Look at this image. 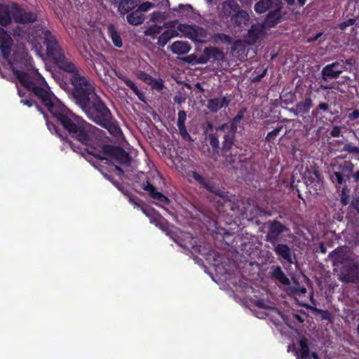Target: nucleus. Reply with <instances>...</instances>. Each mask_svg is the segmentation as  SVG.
<instances>
[{
	"label": "nucleus",
	"mask_w": 359,
	"mask_h": 359,
	"mask_svg": "<svg viewBox=\"0 0 359 359\" xmlns=\"http://www.w3.org/2000/svg\"><path fill=\"white\" fill-rule=\"evenodd\" d=\"M343 151H346L349 154H359V148L349 144H346L344 145Z\"/></svg>",
	"instance_id": "42"
},
{
	"label": "nucleus",
	"mask_w": 359,
	"mask_h": 359,
	"mask_svg": "<svg viewBox=\"0 0 359 359\" xmlns=\"http://www.w3.org/2000/svg\"><path fill=\"white\" fill-rule=\"evenodd\" d=\"M180 133L181 135L185 139L187 137H190L189 133H187V128L185 126H178Z\"/></svg>",
	"instance_id": "54"
},
{
	"label": "nucleus",
	"mask_w": 359,
	"mask_h": 359,
	"mask_svg": "<svg viewBox=\"0 0 359 359\" xmlns=\"http://www.w3.org/2000/svg\"><path fill=\"white\" fill-rule=\"evenodd\" d=\"M354 165L350 161H345L337 165V170L334 172L337 182L339 184H342L344 179L349 180L353 175Z\"/></svg>",
	"instance_id": "12"
},
{
	"label": "nucleus",
	"mask_w": 359,
	"mask_h": 359,
	"mask_svg": "<svg viewBox=\"0 0 359 359\" xmlns=\"http://www.w3.org/2000/svg\"><path fill=\"white\" fill-rule=\"evenodd\" d=\"M359 117V110H354L353 112L348 114V118L351 121H354Z\"/></svg>",
	"instance_id": "57"
},
{
	"label": "nucleus",
	"mask_w": 359,
	"mask_h": 359,
	"mask_svg": "<svg viewBox=\"0 0 359 359\" xmlns=\"http://www.w3.org/2000/svg\"><path fill=\"white\" fill-rule=\"evenodd\" d=\"M229 104V100L226 97H216L208 100L207 107L212 111L216 112L222 107H226Z\"/></svg>",
	"instance_id": "20"
},
{
	"label": "nucleus",
	"mask_w": 359,
	"mask_h": 359,
	"mask_svg": "<svg viewBox=\"0 0 359 359\" xmlns=\"http://www.w3.org/2000/svg\"><path fill=\"white\" fill-rule=\"evenodd\" d=\"M317 312L321 314V318L323 320H330L331 313L327 310L317 309Z\"/></svg>",
	"instance_id": "47"
},
{
	"label": "nucleus",
	"mask_w": 359,
	"mask_h": 359,
	"mask_svg": "<svg viewBox=\"0 0 359 359\" xmlns=\"http://www.w3.org/2000/svg\"><path fill=\"white\" fill-rule=\"evenodd\" d=\"M277 255L287 260L289 263H292L291 249L292 248H273Z\"/></svg>",
	"instance_id": "35"
},
{
	"label": "nucleus",
	"mask_w": 359,
	"mask_h": 359,
	"mask_svg": "<svg viewBox=\"0 0 359 359\" xmlns=\"http://www.w3.org/2000/svg\"><path fill=\"white\" fill-rule=\"evenodd\" d=\"M107 29L114 45L118 48H121L123 45L122 39L115 27L113 25H109Z\"/></svg>",
	"instance_id": "30"
},
{
	"label": "nucleus",
	"mask_w": 359,
	"mask_h": 359,
	"mask_svg": "<svg viewBox=\"0 0 359 359\" xmlns=\"http://www.w3.org/2000/svg\"><path fill=\"white\" fill-rule=\"evenodd\" d=\"M282 128H283L282 126H280L278 128H276L271 132L269 133L266 137V140L267 141H271V140L274 139L275 137H276L278 135V134L279 133V132L281 130Z\"/></svg>",
	"instance_id": "46"
},
{
	"label": "nucleus",
	"mask_w": 359,
	"mask_h": 359,
	"mask_svg": "<svg viewBox=\"0 0 359 359\" xmlns=\"http://www.w3.org/2000/svg\"><path fill=\"white\" fill-rule=\"evenodd\" d=\"M280 98L283 100V102L286 104H289L294 102L296 95L294 93L288 92L281 95Z\"/></svg>",
	"instance_id": "39"
},
{
	"label": "nucleus",
	"mask_w": 359,
	"mask_h": 359,
	"mask_svg": "<svg viewBox=\"0 0 359 359\" xmlns=\"http://www.w3.org/2000/svg\"><path fill=\"white\" fill-rule=\"evenodd\" d=\"M162 27L157 25H152L148 27L144 32V34L145 36H151L153 38H155L157 34H158L161 32Z\"/></svg>",
	"instance_id": "37"
},
{
	"label": "nucleus",
	"mask_w": 359,
	"mask_h": 359,
	"mask_svg": "<svg viewBox=\"0 0 359 359\" xmlns=\"http://www.w3.org/2000/svg\"><path fill=\"white\" fill-rule=\"evenodd\" d=\"M269 231L266 235L267 241L273 242L278 236L287 229L278 221L268 222Z\"/></svg>",
	"instance_id": "15"
},
{
	"label": "nucleus",
	"mask_w": 359,
	"mask_h": 359,
	"mask_svg": "<svg viewBox=\"0 0 359 359\" xmlns=\"http://www.w3.org/2000/svg\"><path fill=\"white\" fill-rule=\"evenodd\" d=\"M292 291L294 293L299 294V295L304 294L306 293V287L304 286H301L299 285L293 287V288L292 289Z\"/></svg>",
	"instance_id": "48"
},
{
	"label": "nucleus",
	"mask_w": 359,
	"mask_h": 359,
	"mask_svg": "<svg viewBox=\"0 0 359 359\" xmlns=\"http://www.w3.org/2000/svg\"><path fill=\"white\" fill-rule=\"evenodd\" d=\"M313 101L310 97H306L302 102H299L296 104L295 108H290L289 110L295 116L299 114H306L313 107Z\"/></svg>",
	"instance_id": "22"
},
{
	"label": "nucleus",
	"mask_w": 359,
	"mask_h": 359,
	"mask_svg": "<svg viewBox=\"0 0 359 359\" xmlns=\"http://www.w3.org/2000/svg\"><path fill=\"white\" fill-rule=\"evenodd\" d=\"M190 49V45L187 42L182 41H175L170 46L171 51L177 55L187 54Z\"/></svg>",
	"instance_id": "24"
},
{
	"label": "nucleus",
	"mask_w": 359,
	"mask_h": 359,
	"mask_svg": "<svg viewBox=\"0 0 359 359\" xmlns=\"http://www.w3.org/2000/svg\"><path fill=\"white\" fill-rule=\"evenodd\" d=\"M88 154L94 156L96 158H97L99 160H101V161L107 160V158L105 157L101 156L100 154L93 153L90 151H88Z\"/></svg>",
	"instance_id": "61"
},
{
	"label": "nucleus",
	"mask_w": 359,
	"mask_h": 359,
	"mask_svg": "<svg viewBox=\"0 0 359 359\" xmlns=\"http://www.w3.org/2000/svg\"><path fill=\"white\" fill-rule=\"evenodd\" d=\"M187 118V114L184 111H180L178 113L177 127L185 126V121Z\"/></svg>",
	"instance_id": "43"
},
{
	"label": "nucleus",
	"mask_w": 359,
	"mask_h": 359,
	"mask_svg": "<svg viewBox=\"0 0 359 359\" xmlns=\"http://www.w3.org/2000/svg\"><path fill=\"white\" fill-rule=\"evenodd\" d=\"M27 30L25 27L17 25L14 29H13V34L14 36H20L22 38L27 39Z\"/></svg>",
	"instance_id": "38"
},
{
	"label": "nucleus",
	"mask_w": 359,
	"mask_h": 359,
	"mask_svg": "<svg viewBox=\"0 0 359 359\" xmlns=\"http://www.w3.org/2000/svg\"><path fill=\"white\" fill-rule=\"evenodd\" d=\"M36 32L43 34L44 43L46 46L48 53L60 48L56 39L51 34L48 29H46V28H40L36 29Z\"/></svg>",
	"instance_id": "17"
},
{
	"label": "nucleus",
	"mask_w": 359,
	"mask_h": 359,
	"mask_svg": "<svg viewBox=\"0 0 359 359\" xmlns=\"http://www.w3.org/2000/svg\"><path fill=\"white\" fill-rule=\"evenodd\" d=\"M271 277L284 285H289L290 281L279 266L271 267Z\"/></svg>",
	"instance_id": "23"
},
{
	"label": "nucleus",
	"mask_w": 359,
	"mask_h": 359,
	"mask_svg": "<svg viewBox=\"0 0 359 359\" xmlns=\"http://www.w3.org/2000/svg\"><path fill=\"white\" fill-rule=\"evenodd\" d=\"M137 6L135 0H121L118 5V11L121 13H128Z\"/></svg>",
	"instance_id": "31"
},
{
	"label": "nucleus",
	"mask_w": 359,
	"mask_h": 359,
	"mask_svg": "<svg viewBox=\"0 0 359 359\" xmlns=\"http://www.w3.org/2000/svg\"><path fill=\"white\" fill-rule=\"evenodd\" d=\"M182 60L185 62H187L189 64H194V63H198V58L197 56L194 54L189 55L187 57H184L182 58Z\"/></svg>",
	"instance_id": "44"
},
{
	"label": "nucleus",
	"mask_w": 359,
	"mask_h": 359,
	"mask_svg": "<svg viewBox=\"0 0 359 359\" xmlns=\"http://www.w3.org/2000/svg\"><path fill=\"white\" fill-rule=\"evenodd\" d=\"M151 7H153V4L147 1L140 5L137 11H140V12L142 13V11H147Z\"/></svg>",
	"instance_id": "49"
},
{
	"label": "nucleus",
	"mask_w": 359,
	"mask_h": 359,
	"mask_svg": "<svg viewBox=\"0 0 359 359\" xmlns=\"http://www.w3.org/2000/svg\"><path fill=\"white\" fill-rule=\"evenodd\" d=\"M340 133H341V128L339 126H336L332 128V130L330 133V135L333 137H337L339 136Z\"/></svg>",
	"instance_id": "52"
},
{
	"label": "nucleus",
	"mask_w": 359,
	"mask_h": 359,
	"mask_svg": "<svg viewBox=\"0 0 359 359\" xmlns=\"http://www.w3.org/2000/svg\"><path fill=\"white\" fill-rule=\"evenodd\" d=\"M115 75L120 79H121L126 83V81H128V79L122 72L120 71H117L116 69L114 70Z\"/></svg>",
	"instance_id": "55"
},
{
	"label": "nucleus",
	"mask_w": 359,
	"mask_h": 359,
	"mask_svg": "<svg viewBox=\"0 0 359 359\" xmlns=\"http://www.w3.org/2000/svg\"><path fill=\"white\" fill-rule=\"evenodd\" d=\"M249 15L248 13L240 9L236 13V15L231 19V21L233 24L236 25L238 27H243L247 25V22L249 20Z\"/></svg>",
	"instance_id": "27"
},
{
	"label": "nucleus",
	"mask_w": 359,
	"mask_h": 359,
	"mask_svg": "<svg viewBox=\"0 0 359 359\" xmlns=\"http://www.w3.org/2000/svg\"><path fill=\"white\" fill-rule=\"evenodd\" d=\"M183 253L191 257L198 265H203V261L198 257V254L202 255L207 262L215 267V271L223 269L224 273L227 271L226 266L230 259L223 253L217 252L215 248H183Z\"/></svg>",
	"instance_id": "3"
},
{
	"label": "nucleus",
	"mask_w": 359,
	"mask_h": 359,
	"mask_svg": "<svg viewBox=\"0 0 359 359\" xmlns=\"http://www.w3.org/2000/svg\"><path fill=\"white\" fill-rule=\"evenodd\" d=\"M126 84L128 87H129L138 97V98L142 101L145 102V96L143 93H142L137 88V86L135 84V83L129 79L128 81H126Z\"/></svg>",
	"instance_id": "36"
},
{
	"label": "nucleus",
	"mask_w": 359,
	"mask_h": 359,
	"mask_svg": "<svg viewBox=\"0 0 359 359\" xmlns=\"http://www.w3.org/2000/svg\"><path fill=\"white\" fill-rule=\"evenodd\" d=\"M264 34V27L261 24L252 25L248 30L247 35V42L249 44L255 43L257 40Z\"/></svg>",
	"instance_id": "16"
},
{
	"label": "nucleus",
	"mask_w": 359,
	"mask_h": 359,
	"mask_svg": "<svg viewBox=\"0 0 359 359\" xmlns=\"http://www.w3.org/2000/svg\"><path fill=\"white\" fill-rule=\"evenodd\" d=\"M102 151L104 154L116 159L120 164L129 165L130 163V157L128 153L120 147L105 144L102 147Z\"/></svg>",
	"instance_id": "9"
},
{
	"label": "nucleus",
	"mask_w": 359,
	"mask_h": 359,
	"mask_svg": "<svg viewBox=\"0 0 359 359\" xmlns=\"http://www.w3.org/2000/svg\"><path fill=\"white\" fill-rule=\"evenodd\" d=\"M40 28H44V27L42 26L32 27L27 34V40L32 43H34L40 39H43V34H41L40 32H36V29H40Z\"/></svg>",
	"instance_id": "33"
},
{
	"label": "nucleus",
	"mask_w": 359,
	"mask_h": 359,
	"mask_svg": "<svg viewBox=\"0 0 359 359\" xmlns=\"http://www.w3.org/2000/svg\"><path fill=\"white\" fill-rule=\"evenodd\" d=\"M96 72L100 78L104 81L107 82V74L109 72L108 70L105 69L103 66L100 67L99 68H95Z\"/></svg>",
	"instance_id": "41"
},
{
	"label": "nucleus",
	"mask_w": 359,
	"mask_h": 359,
	"mask_svg": "<svg viewBox=\"0 0 359 359\" xmlns=\"http://www.w3.org/2000/svg\"><path fill=\"white\" fill-rule=\"evenodd\" d=\"M192 177L201 184L205 189L220 197L224 196V192L217 188L212 182L203 177L196 172H192Z\"/></svg>",
	"instance_id": "14"
},
{
	"label": "nucleus",
	"mask_w": 359,
	"mask_h": 359,
	"mask_svg": "<svg viewBox=\"0 0 359 359\" xmlns=\"http://www.w3.org/2000/svg\"><path fill=\"white\" fill-rule=\"evenodd\" d=\"M149 85L158 90H161L163 88V83L161 80H156L152 78V82L149 83Z\"/></svg>",
	"instance_id": "45"
},
{
	"label": "nucleus",
	"mask_w": 359,
	"mask_h": 359,
	"mask_svg": "<svg viewBox=\"0 0 359 359\" xmlns=\"http://www.w3.org/2000/svg\"><path fill=\"white\" fill-rule=\"evenodd\" d=\"M300 349H294L295 355L297 359H311L309 346L306 338L303 337L299 341Z\"/></svg>",
	"instance_id": "21"
},
{
	"label": "nucleus",
	"mask_w": 359,
	"mask_h": 359,
	"mask_svg": "<svg viewBox=\"0 0 359 359\" xmlns=\"http://www.w3.org/2000/svg\"><path fill=\"white\" fill-rule=\"evenodd\" d=\"M224 155H226V162L231 165L233 168H236V164L238 161V156L237 154L230 153L227 154L226 152H224Z\"/></svg>",
	"instance_id": "40"
},
{
	"label": "nucleus",
	"mask_w": 359,
	"mask_h": 359,
	"mask_svg": "<svg viewBox=\"0 0 359 359\" xmlns=\"http://www.w3.org/2000/svg\"><path fill=\"white\" fill-rule=\"evenodd\" d=\"M80 107L90 120L106 128L110 134L116 135L121 132L110 110L97 95Z\"/></svg>",
	"instance_id": "2"
},
{
	"label": "nucleus",
	"mask_w": 359,
	"mask_h": 359,
	"mask_svg": "<svg viewBox=\"0 0 359 359\" xmlns=\"http://www.w3.org/2000/svg\"><path fill=\"white\" fill-rule=\"evenodd\" d=\"M280 4L279 0H259L255 5V11L257 13H263L273 9L267 15L266 22L274 26L280 18Z\"/></svg>",
	"instance_id": "6"
},
{
	"label": "nucleus",
	"mask_w": 359,
	"mask_h": 359,
	"mask_svg": "<svg viewBox=\"0 0 359 359\" xmlns=\"http://www.w3.org/2000/svg\"><path fill=\"white\" fill-rule=\"evenodd\" d=\"M318 109H321L324 111H327L329 109V105L326 103H320L318 106Z\"/></svg>",
	"instance_id": "60"
},
{
	"label": "nucleus",
	"mask_w": 359,
	"mask_h": 359,
	"mask_svg": "<svg viewBox=\"0 0 359 359\" xmlns=\"http://www.w3.org/2000/svg\"><path fill=\"white\" fill-rule=\"evenodd\" d=\"M144 190L147 191L153 198L156 199L164 204L169 203V199L163 194L157 191L154 186L149 182H147L144 187Z\"/></svg>",
	"instance_id": "26"
},
{
	"label": "nucleus",
	"mask_w": 359,
	"mask_h": 359,
	"mask_svg": "<svg viewBox=\"0 0 359 359\" xmlns=\"http://www.w3.org/2000/svg\"><path fill=\"white\" fill-rule=\"evenodd\" d=\"M177 30L194 41L203 43L206 41L207 32L205 29L197 25L180 24Z\"/></svg>",
	"instance_id": "7"
},
{
	"label": "nucleus",
	"mask_w": 359,
	"mask_h": 359,
	"mask_svg": "<svg viewBox=\"0 0 359 359\" xmlns=\"http://www.w3.org/2000/svg\"><path fill=\"white\" fill-rule=\"evenodd\" d=\"M57 65L60 69L71 73L72 75L76 73H80L75 65L66 57Z\"/></svg>",
	"instance_id": "28"
},
{
	"label": "nucleus",
	"mask_w": 359,
	"mask_h": 359,
	"mask_svg": "<svg viewBox=\"0 0 359 359\" xmlns=\"http://www.w3.org/2000/svg\"><path fill=\"white\" fill-rule=\"evenodd\" d=\"M355 19H352V18L348 19V20H346V21L343 22L342 23H341L339 25V27L341 29H344L347 27L353 25L355 23Z\"/></svg>",
	"instance_id": "51"
},
{
	"label": "nucleus",
	"mask_w": 359,
	"mask_h": 359,
	"mask_svg": "<svg viewBox=\"0 0 359 359\" xmlns=\"http://www.w3.org/2000/svg\"><path fill=\"white\" fill-rule=\"evenodd\" d=\"M48 55L53 58L57 65L65 57V53L60 48L50 51Z\"/></svg>",
	"instance_id": "34"
},
{
	"label": "nucleus",
	"mask_w": 359,
	"mask_h": 359,
	"mask_svg": "<svg viewBox=\"0 0 359 359\" xmlns=\"http://www.w3.org/2000/svg\"><path fill=\"white\" fill-rule=\"evenodd\" d=\"M219 39L222 41L226 42L229 44L231 43V42H232L231 37L229 36V35H226V34H219Z\"/></svg>",
	"instance_id": "53"
},
{
	"label": "nucleus",
	"mask_w": 359,
	"mask_h": 359,
	"mask_svg": "<svg viewBox=\"0 0 359 359\" xmlns=\"http://www.w3.org/2000/svg\"><path fill=\"white\" fill-rule=\"evenodd\" d=\"M348 196L344 194V191L343 190L341 197V203L344 205H346L348 204Z\"/></svg>",
	"instance_id": "59"
},
{
	"label": "nucleus",
	"mask_w": 359,
	"mask_h": 359,
	"mask_svg": "<svg viewBox=\"0 0 359 359\" xmlns=\"http://www.w3.org/2000/svg\"><path fill=\"white\" fill-rule=\"evenodd\" d=\"M341 280L346 283H357L359 280V264H349L341 270Z\"/></svg>",
	"instance_id": "11"
},
{
	"label": "nucleus",
	"mask_w": 359,
	"mask_h": 359,
	"mask_svg": "<svg viewBox=\"0 0 359 359\" xmlns=\"http://www.w3.org/2000/svg\"><path fill=\"white\" fill-rule=\"evenodd\" d=\"M239 9L238 4L234 0H227L222 3L219 15L231 17V19H232Z\"/></svg>",
	"instance_id": "18"
},
{
	"label": "nucleus",
	"mask_w": 359,
	"mask_h": 359,
	"mask_svg": "<svg viewBox=\"0 0 359 359\" xmlns=\"http://www.w3.org/2000/svg\"><path fill=\"white\" fill-rule=\"evenodd\" d=\"M266 69H264L262 74L257 75L255 76L252 79V82H259L262 80V79L266 75Z\"/></svg>",
	"instance_id": "56"
},
{
	"label": "nucleus",
	"mask_w": 359,
	"mask_h": 359,
	"mask_svg": "<svg viewBox=\"0 0 359 359\" xmlns=\"http://www.w3.org/2000/svg\"><path fill=\"white\" fill-rule=\"evenodd\" d=\"M351 205L355 208L358 210L359 209V201L358 199H353L351 201Z\"/></svg>",
	"instance_id": "62"
},
{
	"label": "nucleus",
	"mask_w": 359,
	"mask_h": 359,
	"mask_svg": "<svg viewBox=\"0 0 359 359\" xmlns=\"http://www.w3.org/2000/svg\"><path fill=\"white\" fill-rule=\"evenodd\" d=\"M343 69L344 67L338 62L327 65L323 67L321 72L322 79L325 82L336 79L343 72Z\"/></svg>",
	"instance_id": "13"
},
{
	"label": "nucleus",
	"mask_w": 359,
	"mask_h": 359,
	"mask_svg": "<svg viewBox=\"0 0 359 359\" xmlns=\"http://www.w3.org/2000/svg\"><path fill=\"white\" fill-rule=\"evenodd\" d=\"M236 126L234 124H222L216 128L215 133L209 135L210 144L214 151H218L219 149V139H223L222 150L223 152H227L232 147L234 142Z\"/></svg>",
	"instance_id": "5"
},
{
	"label": "nucleus",
	"mask_w": 359,
	"mask_h": 359,
	"mask_svg": "<svg viewBox=\"0 0 359 359\" xmlns=\"http://www.w3.org/2000/svg\"><path fill=\"white\" fill-rule=\"evenodd\" d=\"M212 60V62H224L226 57L222 50L213 46L206 47L204 48L203 54L198 57V63L205 64L208 60Z\"/></svg>",
	"instance_id": "10"
},
{
	"label": "nucleus",
	"mask_w": 359,
	"mask_h": 359,
	"mask_svg": "<svg viewBox=\"0 0 359 359\" xmlns=\"http://www.w3.org/2000/svg\"><path fill=\"white\" fill-rule=\"evenodd\" d=\"M12 18V3L9 5L0 4V25L7 27L11 23Z\"/></svg>",
	"instance_id": "19"
},
{
	"label": "nucleus",
	"mask_w": 359,
	"mask_h": 359,
	"mask_svg": "<svg viewBox=\"0 0 359 359\" xmlns=\"http://www.w3.org/2000/svg\"><path fill=\"white\" fill-rule=\"evenodd\" d=\"M145 20V16L140 11H135L127 15V21L132 25H140Z\"/></svg>",
	"instance_id": "29"
},
{
	"label": "nucleus",
	"mask_w": 359,
	"mask_h": 359,
	"mask_svg": "<svg viewBox=\"0 0 359 359\" xmlns=\"http://www.w3.org/2000/svg\"><path fill=\"white\" fill-rule=\"evenodd\" d=\"M70 80L74 86L72 96L79 107L97 95L92 83L81 73L72 75Z\"/></svg>",
	"instance_id": "4"
},
{
	"label": "nucleus",
	"mask_w": 359,
	"mask_h": 359,
	"mask_svg": "<svg viewBox=\"0 0 359 359\" xmlns=\"http://www.w3.org/2000/svg\"><path fill=\"white\" fill-rule=\"evenodd\" d=\"M12 46L11 36L0 27V50L20 82L41 100L53 116L60 122L73 137L83 144L94 147L101 137L102 130L76 116L63 105L48 90L47 83L36 70L25 72L15 69L14 65L8 60Z\"/></svg>",
	"instance_id": "1"
},
{
	"label": "nucleus",
	"mask_w": 359,
	"mask_h": 359,
	"mask_svg": "<svg viewBox=\"0 0 359 359\" xmlns=\"http://www.w3.org/2000/svg\"><path fill=\"white\" fill-rule=\"evenodd\" d=\"M139 78L148 84H149V83L152 82V77L145 72H141L139 74Z\"/></svg>",
	"instance_id": "50"
},
{
	"label": "nucleus",
	"mask_w": 359,
	"mask_h": 359,
	"mask_svg": "<svg viewBox=\"0 0 359 359\" xmlns=\"http://www.w3.org/2000/svg\"><path fill=\"white\" fill-rule=\"evenodd\" d=\"M177 36L175 30H167L160 35L158 39V45L163 47L171 38Z\"/></svg>",
	"instance_id": "32"
},
{
	"label": "nucleus",
	"mask_w": 359,
	"mask_h": 359,
	"mask_svg": "<svg viewBox=\"0 0 359 359\" xmlns=\"http://www.w3.org/2000/svg\"><path fill=\"white\" fill-rule=\"evenodd\" d=\"M13 19L16 23L30 24L37 20V14L35 12L27 11L17 3H12Z\"/></svg>",
	"instance_id": "8"
},
{
	"label": "nucleus",
	"mask_w": 359,
	"mask_h": 359,
	"mask_svg": "<svg viewBox=\"0 0 359 359\" xmlns=\"http://www.w3.org/2000/svg\"><path fill=\"white\" fill-rule=\"evenodd\" d=\"M346 63L348 65H353L355 64V60L353 58H350L346 60Z\"/></svg>",
	"instance_id": "63"
},
{
	"label": "nucleus",
	"mask_w": 359,
	"mask_h": 359,
	"mask_svg": "<svg viewBox=\"0 0 359 359\" xmlns=\"http://www.w3.org/2000/svg\"><path fill=\"white\" fill-rule=\"evenodd\" d=\"M144 190L147 191L153 198L156 199L164 204L169 203V199L163 194L157 191L154 186L149 182H147L144 187Z\"/></svg>",
	"instance_id": "25"
},
{
	"label": "nucleus",
	"mask_w": 359,
	"mask_h": 359,
	"mask_svg": "<svg viewBox=\"0 0 359 359\" xmlns=\"http://www.w3.org/2000/svg\"><path fill=\"white\" fill-rule=\"evenodd\" d=\"M255 306L259 307V308H262V309H266L267 308V306L264 302V299H258L255 302Z\"/></svg>",
	"instance_id": "58"
},
{
	"label": "nucleus",
	"mask_w": 359,
	"mask_h": 359,
	"mask_svg": "<svg viewBox=\"0 0 359 359\" xmlns=\"http://www.w3.org/2000/svg\"><path fill=\"white\" fill-rule=\"evenodd\" d=\"M352 177L355 179L356 182H359V170L353 173Z\"/></svg>",
	"instance_id": "64"
}]
</instances>
